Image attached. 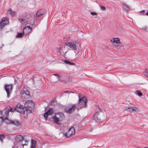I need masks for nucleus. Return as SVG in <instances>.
Here are the masks:
<instances>
[{
	"instance_id": "nucleus-12",
	"label": "nucleus",
	"mask_w": 148,
	"mask_h": 148,
	"mask_svg": "<svg viewBox=\"0 0 148 148\" xmlns=\"http://www.w3.org/2000/svg\"><path fill=\"white\" fill-rule=\"evenodd\" d=\"M45 10L44 9H40L39 10L36 14L35 17H37L38 18L41 17L45 13Z\"/></svg>"
},
{
	"instance_id": "nucleus-40",
	"label": "nucleus",
	"mask_w": 148,
	"mask_h": 148,
	"mask_svg": "<svg viewBox=\"0 0 148 148\" xmlns=\"http://www.w3.org/2000/svg\"><path fill=\"white\" fill-rule=\"evenodd\" d=\"M75 58H73V59H74Z\"/></svg>"
},
{
	"instance_id": "nucleus-28",
	"label": "nucleus",
	"mask_w": 148,
	"mask_h": 148,
	"mask_svg": "<svg viewBox=\"0 0 148 148\" xmlns=\"http://www.w3.org/2000/svg\"><path fill=\"white\" fill-rule=\"evenodd\" d=\"M90 13L92 15H97V13L95 12H91Z\"/></svg>"
},
{
	"instance_id": "nucleus-11",
	"label": "nucleus",
	"mask_w": 148,
	"mask_h": 148,
	"mask_svg": "<svg viewBox=\"0 0 148 148\" xmlns=\"http://www.w3.org/2000/svg\"><path fill=\"white\" fill-rule=\"evenodd\" d=\"M32 28L29 26H25L23 29V34L26 35H28L31 31Z\"/></svg>"
},
{
	"instance_id": "nucleus-36",
	"label": "nucleus",
	"mask_w": 148,
	"mask_h": 148,
	"mask_svg": "<svg viewBox=\"0 0 148 148\" xmlns=\"http://www.w3.org/2000/svg\"><path fill=\"white\" fill-rule=\"evenodd\" d=\"M145 15L148 16V11L145 14Z\"/></svg>"
},
{
	"instance_id": "nucleus-3",
	"label": "nucleus",
	"mask_w": 148,
	"mask_h": 148,
	"mask_svg": "<svg viewBox=\"0 0 148 148\" xmlns=\"http://www.w3.org/2000/svg\"><path fill=\"white\" fill-rule=\"evenodd\" d=\"M14 139L15 144L16 145H21L22 147V148H23V146L26 145L22 144V142L24 140L23 136L20 135H18L15 136ZM19 147H18V148H19ZM20 148H21V147Z\"/></svg>"
},
{
	"instance_id": "nucleus-26",
	"label": "nucleus",
	"mask_w": 148,
	"mask_h": 148,
	"mask_svg": "<svg viewBox=\"0 0 148 148\" xmlns=\"http://www.w3.org/2000/svg\"><path fill=\"white\" fill-rule=\"evenodd\" d=\"M135 93L136 94H137V95L139 96H141L142 95V93L139 90L136 91L135 92Z\"/></svg>"
},
{
	"instance_id": "nucleus-37",
	"label": "nucleus",
	"mask_w": 148,
	"mask_h": 148,
	"mask_svg": "<svg viewBox=\"0 0 148 148\" xmlns=\"http://www.w3.org/2000/svg\"><path fill=\"white\" fill-rule=\"evenodd\" d=\"M144 75H146L147 76V77H148V74L147 75L145 73Z\"/></svg>"
},
{
	"instance_id": "nucleus-30",
	"label": "nucleus",
	"mask_w": 148,
	"mask_h": 148,
	"mask_svg": "<svg viewBox=\"0 0 148 148\" xmlns=\"http://www.w3.org/2000/svg\"><path fill=\"white\" fill-rule=\"evenodd\" d=\"M53 75L55 76H57V79H59L60 78V76L58 75L57 74H55Z\"/></svg>"
},
{
	"instance_id": "nucleus-16",
	"label": "nucleus",
	"mask_w": 148,
	"mask_h": 148,
	"mask_svg": "<svg viewBox=\"0 0 148 148\" xmlns=\"http://www.w3.org/2000/svg\"><path fill=\"white\" fill-rule=\"evenodd\" d=\"M137 109V108L135 107H131L130 106H128L126 107L124 110L125 111H129L131 112L134 111H136Z\"/></svg>"
},
{
	"instance_id": "nucleus-22",
	"label": "nucleus",
	"mask_w": 148,
	"mask_h": 148,
	"mask_svg": "<svg viewBox=\"0 0 148 148\" xmlns=\"http://www.w3.org/2000/svg\"><path fill=\"white\" fill-rule=\"evenodd\" d=\"M14 109L13 108L11 107L8 108L7 110L5 111V115L6 116H8V115L9 114V112L10 111L12 112H14Z\"/></svg>"
},
{
	"instance_id": "nucleus-32",
	"label": "nucleus",
	"mask_w": 148,
	"mask_h": 148,
	"mask_svg": "<svg viewBox=\"0 0 148 148\" xmlns=\"http://www.w3.org/2000/svg\"><path fill=\"white\" fill-rule=\"evenodd\" d=\"M100 8L102 10H105L106 9V8L104 6H101Z\"/></svg>"
},
{
	"instance_id": "nucleus-41",
	"label": "nucleus",
	"mask_w": 148,
	"mask_h": 148,
	"mask_svg": "<svg viewBox=\"0 0 148 148\" xmlns=\"http://www.w3.org/2000/svg\"><path fill=\"white\" fill-rule=\"evenodd\" d=\"M32 21H33V22L34 21L33 20H32Z\"/></svg>"
},
{
	"instance_id": "nucleus-34",
	"label": "nucleus",
	"mask_w": 148,
	"mask_h": 148,
	"mask_svg": "<svg viewBox=\"0 0 148 148\" xmlns=\"http://www.w3.org/2000/svg\"><path fill=\"white\" fill-rule=\"evenodd\" d=\"M124 9L127 11H128L129 10V8L128 7H127V8H124Z\"/></svg>"
},
{
	"instance_id": "nucleus-6",
	"label": "nucleus",
	"mask_w": 148,
	"mask_h": 148,
	"mask_svg": "<svg viewBox=\"0 0 148 148\" xmlns=\"http://www.w3.org/2000/svg\"><path fill=\"white\" fill-rule=\"evenodd\" d=\"M78 97L79 100V106L80 108L83 107L86 105L87 99L85 97H83L82 98L81 95H79Z\"/></svg>"
},
{
	"instance_id": "nucleus-25",
	"label": "nucleus",
	"mask_w": 148,
	"mask_h": 148,
	"mask_svg": "<svg viewBox=\"0 0 148 148\" xmlns=\"http://www.w3.org/2000/svg\"><path fill=\"white\" fill-rule=\"evenodd\" d=\"M23 33H17L16 37V38H20L22 37L23 36Z\"/></svg>"
},
{
	"instance_id": "nucleus-24",
	"label": "nucleus",
	"mask_w": 148,
	"mask_h": 148,
	"mask_svg": "<svg viewBox=\"0 0 148 148\" xmlns=\"http://www.w3.org/2000/svg\"><path fill=\"white\" fill-rule=\"evenodd\" d=\"M64 62L67 64H70L71 65H74V63L71 62H70L67 60H64Z\"/></svg>"
},
{
	"instance_id": "nucleus-19",
	"label": "nucleus",
	"mask_w": 148,
	"mask_h": 148,
	"mask_svg": "<svg viewBox=\"0 0 148 148\" xmlns=\"http://www.w3.org/2000/svg\"><path fill=\"white\" fill-rule=\"evenodd\" d=\"M111 41L113 43L119 44L120 42L119 39L118 38H113L111 40Z\"/></svg>"
},
{
	"instance_id": "nucleus-42",
	"label": "nucleus",
	"mask_w": 148,
	"mask_h": 148,
	"mask_svg": "<svg viewBox=\"0 0 148 148\" xmlns=\"http://www.w3.org/2000/svg\"><path fill=\"white\" fill-rule=\"evenodd\" d=\"M12 148H13V147H12Z\"/></svg>"
},
{
	"instance_id": "nucleus-13",
	"label": "nucleus",
	"mask_w": 148,
	"mask_h": 148,
	"mask_svg": "<svg viewBox=\"0 0 148 148\" xmlns=\"http://www.w3.org/2000/svg\"><path fill=\"white\" fill-rule=\"evenodd\" d=\"M75 107V105H71L70 106L66 108L65 110L67 112L70 113L74 110Z\"/></svg>"
},
{
	"instance_id": "nucleus-33",
	"label": "nucleus",
	"mask_w": 148,
	"mask_h": 148,
	"mask_svg": "<svg viewBox=\"0 0 148 148\" xmlns=\"http://www.w3.org/2000/svg\"><path fill=\"white\" fill-rule=\"evenodd\" d=\"M60 48H57L56 51L58 52L59 53V52H60Z\"/></svg>"
},
{
	"instance_id": "nucleus-35",
	"label": "nucleus",
	"mask_w": 148,
	"mask_h": 148,
	"mask_svg": "<svg viewBox=\"0 0 148 148\" xmlns=\"http://www.w3.org/2000/svg\"><path fill=\"white\" fill-rule=\"evenodd\" d=\"M99 112H101V108H100L99 107Z\"/></svg>"
},
{
	"instance_id": "nucleus-1",
	"label": "nucleus",
	"mask_w": 148,
	"mask_h": 148,
	"mask_svg": "<svg viewBox=\"0 0 148 148\" xmlns=\"http://www.w3.org/2000/svg\"><path fill=\"white\" fill-rule=\"evenodd\" d=\"M0 118L5 119V122L7 124H12L15 125L18 124V122L17 121H13L9 120L7 116L5 115V112H3L2 111H0Z\"/></svg>"
},
{
	"instance_id": "nucleus-5",
	"label": "nucleus",
	"mask_w": 148,
	"mask_h": 148,
	"mask_svg": "<svg viewBox=\"0 0 148 148\" xmlns=\"http://www.w3.org/2000/svg\"><path fill=\"white\" fill-rule=\"evenodd\" d=\"M64 117L63 113H58L56 114L55 116L53 119L55 123L58 124L59 122L62 120Z\"/></svg>"
},
{
	"instance_id": "nucleus-38",
	"label": "nucleus",
	"mask_w": 148,
	"mask_h": 148,
	"mask_svg": "<svg viewBox=\"0 0 148 148\" xmlns=\"http://www.w3.org/2000/svg\"><path fill=\"white\" fill-rule=\"evenodd\" d=\"M28 141V140H25V142H27Z\"/></svg>"
},
{
	"instance_id": "nucleus-29",
	"label": "nucleus",
	"mask_w": 148,
	"mask_h": 148,
	"mask_svg": "<svg viewBox=\"0 0 148 148\" xmlns=\"http://www.w3.org/2000/svg\"><path fill=\"white\" fill-rule=\"evenodd\" d=\"M3 121H4L5 122V119L0 118V126L1 125L2 122Z\"/></svg>"
},
{
	"instance_id": "nucleus-39",
	"label": "nucleus",
	"mask_w": 148,
	"mask_h": 148,
	"mask_svg": "<svg viewBox=\"0 0 148 148\" xmlns=\"http://www.w3.org/2000/svg\"><path fill=\"white\" fill-rule=\"evenodd\" d=\"M144 148H148V147H145Z\"/></svg>"
},
{
	"instance_id": "nucleus-23",
	"label": "nucleus",
	"mask_w": 148,
	"mask_h": 148,
	"mask_svg": "<svg viewBox=\"0 0 148 148\" xmlns=\"http://www.w3.org/2000/svg\"><path fill=\"white\" fill-rule=\"evenodd\" d=\"M7 13L11 16H13L15 14V12L12 10L11 9L9 8L7 11Z\"/></svg>"
},
{
	"instance_id": "nucleus-21",
	"label": "nucleus",
	"mask_w": 148,
	"mask_h": 148,
	"mask_svg": "<svg viewBox=\"0 0 148 148\" xmlns=\"http://www.w3.org/2000/svg\"><path fill=\"white\" fill-rule=\"evenodd\" d=\"M18 108H19L20 109H22L24 110H25V108H24V106H23V105L20 103H18L17 105L15 110H16Z\"/></svg>"
},
{
	"instance_id": "nucleus-27",
	"label": "nucleus",
	"mask_w": 148,
	"mask_h": 148,
	"mask_svg": "<svg viewBox=\"0 0 148 148\" xmlns=\"http://www.w3.org/2000/svg\"><path fill=\"white\" fill-rule=\"evenodd\" d=\"M5 138V135L2 134H0V140L1 141H2Z\"/></svg>"
},
{
	"instance_id": "nucleus-18",
	"label": "nucleus",
	"mask_w": 148,
	"mask_h": 148,
	"mask_svg": "<svg viewBox=\"0 0 148 148\" xmlns=\"http://www.w3.org/2000/svg\"><path fill=\"white\" fill-rule=\"evenodd\" d=\"M36 142L34 139H32L31 140V148H36Z\"/></svg>"
},
{
	"instance_id": "nucleus-9",
	"label": "nucleus",
	"mask_w": 148,
	"mask_h": 148,
	"mask_svg": "<svg viewBox=\"0 0 148 148\" xmlns=\"http://www.w3.org/2000/svg\"><path fill=\"white\" fill-rule=\"evenodd\" d=\"M75 133V129L74 127H71L65 134V136L67 137H69L74 134Z\"/></svg>"
},
{
	"instance_id": "nucleus-8",
	"label": "nucleus",
	"mask_w": 148,
	"mask_h": 148,
	"mask_svg": "<svg viewBox=\"0 0 148 148\" xmlns=\"http://www.w3.org/2000/svg\"><path fill=\"white\" fill-rule=\"evenodd\" d=\"M9 23V20L7 18H3L0 23V26L1 28H3L5 25L8 24Z\"/></svg>"
},
{
	"instance_id": "nucleus-31",
	"label": "nucleus",
	"mask_w": 148,
	"mask_h": 148,
	"mask_svg": "<svg viewBox=\"0 0 148 148\" xmlns=\"http://www.w3.org/2000/svg\"><path fill=\"white\" fill-rule=\"evenodd\" d=\"M144 10H143L140 12V14L141 15H145V14H144Z\"/></svg>"
},
{
	"instance_id": "nucleus-7",
	"label": "nucleus",
	"mask_w": 148,
	"mask_h": 148,
	"mask_svg": "<svg viewBox=\"0 0 148 148\" xmlns=\"http://www.w3.org/2000/svg\"><path fill=\"white\" fill-rule=\"evenodd\" d=\"M4 88L7 93V97H9L13 88L12 84H5L4 86Z\"/></svg>"
},
{
	"instance_id": "nucleus-17",
	"label": "nucleus",
	"mask_w": 148,
	"mask_h": 148,
	"mask_svg": "<svg viewBox=\"0 0 148 148\" xmlns=\"http://www.w3.org/2000/svg\"><path fill=\"white\" fill-rule=\"evenodd\" d=\"M113 46L118 50H122L123 49V47L119 45L113 44Z\"/></svg>"
},
{
	"instance_id": "nucleus-15",
	"label": "nucleus",
	"mask_w": 148,
	"mask_h": 148,
	"mask_svg": "<svg viewBox=\"0 0 148 148\" xmlns=\"http://www.w3.org/2000/svg\"><path fill=\"white\" fill-rule=\"evenodd\" d=\"M99 112L97 111L93 115V119L94 120L99 122L101 121L99 117Z\"/></svg>"
},
{
	"instance_id": "nucleus-10",
	"label": "nucleus",
	"mask_w": 148,
	"mask_h": 148,
	"mask_svg": "<svg viewBox=\"0 0 148 148\" xmlns=\"http://www.w3.org/2000/svg\"><path fill=\"white\" fill-rule=\"evenodd\" d=\"M21 97L23 100L28 99L30 97L29 92L27 91H23L21 93Z\"/></svg>"
},
{
	"instance_id": "nucleus-14",
	"label": "nucleus",
	"mask_w": 148,
	"mask_h": 148,
	"mask_svg": "<svg viewBox=\"0 0 148 148\" xmlns=\"http://www.w3.org/2000/svg\"><path fill=\"white\" fill-rule=\"evenodd\" d=\"M53 113L52 109H49L47 112H46L44 114V116L46 119L48 118V116L51 115Z\"/></svg>"
},
{
	"instance_id": "nucleus-2",
	"label": "nucleus",
	"mask_w": 148,
	"mask_h": 148,
	"mask_svg": "<svg viewBox=\"0 0 148 148\" xmlns=\"http://www.w3.org/2000/svg\"><path fill=\"white\" fill-rule=\"evenodd\" d=\"M34 107L33 102L29 101L26 102L24 104V108L25 110L28 113H31Z\"/></svg>"
},
{
	"instance_id": "nucleus-4",
	"label": "nucleus",
	"mask_w": 148,
	"mask_h": 148,
	"mask_svg": "<svg viewBox=\"0 0 148 148\" xmlns=\"http://www.w3.org/2000/svg\"><path fill=\"white\" fill-rule=\"evenodd\" d=\"M66 45L71 49L75 50V52L76 53L79 52L80 48V45L79 44H78L76 45L73 42H68L66 43Z\"/></svg>"
},
{
	"instance_id": "nucleus-20",
	"label": "nucleus",
	"mask_w": 148,
	"mask_h": 148,
	"mask_svg": "<svg viewBox=\"0 0 148 148\" xmlns=\"http://www.w3.org/2000/svg\"><path fill=\"white\" fill-rule=\"evenodd\" d=\"M19 21L20 22H21L23 21V24L24 25H26L27 24H30L31 22L29 21H27L26 20H24L22 18H19Z\"/></svg>"
}]
</instances>
